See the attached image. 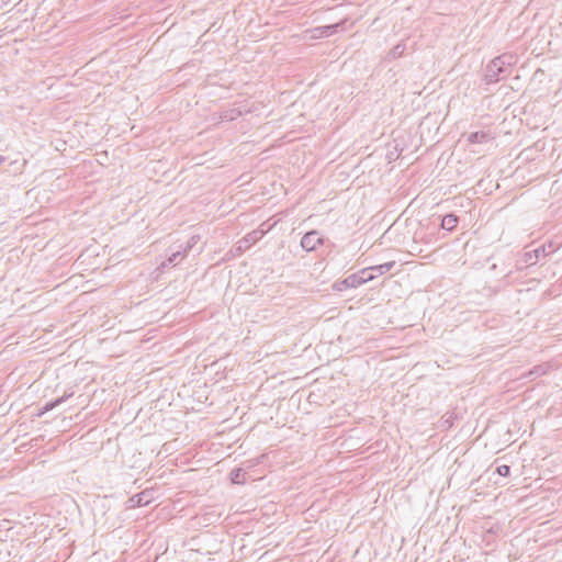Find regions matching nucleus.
<instances>
[{
    "instance_id": "f257e3e1",
    "label": "nucleus",
    "mask_w": 562,
    "mask_h": 562,
    "mask_svg": "<svg viewBox=\"0 0 562 562\" xmlns=\"http://www.w3.org/2000/svg\"><path fill=\"white\" fill-rule=\"evenodd\" d=\"M375 279V274L369 273V269H362L357 273L350 274L341 281L335 282L333 289L335 291H344L349 288H357Z\"/></svg>"
},
{
    "instance_id": "f03ea898",
    "label": "nucleus",
    "mask_w": 562,
    "mask_h": 562,
    "mask_svg": "<svg viewBox=\"0 0 562 562\" xmlns=\"http://www.w3.org/2000/svg\"><path fill=\"white\" fill-rule=\"evenodd\" d=\"M510 56H498L494 58L486 68L485 79L487 82H496L498 81V76L504 71V66L509 64L507 59H510Z\"/></svg>"
},
{
    "instance_id": "7ed1b4c3",
    "label": "nucleus",
    "mask_w": 562,
    "mask_h": 562,
    "mask_svg": "<svg viewBox=\"0 0 562 562\" xmlns=\"http://www.w3.org/2000/svg\"><path fill=\"white\" fill-rule=\"evenodd\" d=\"M322 243L323 238L321 234L317 231H311L303 236L301 246L307 251H313Z\"/></svg>"
},
{
    "instance_id": "20e7f679",
    "label": "nucleus",
    "mask_w": 562,
    "mask_h": 562,
    "mask_svg": "<svg viewBox=\"0 0 562 562\" xmlns=\"http://www.w3.org/2000/svg\"><path fill=\"white\" fill-rule=\"evenodd\" d=\"M345 22L346 21H341L340 23H335L331 25L318 26V27L308 30L307 33L311 34V36H310L311 38L327 37L331 34H334L337 31V29Z\"/></svg>"
},
{
    "instance_id": "39448f33",
    "label": "nucleus",
    "mask_w": 562,
    "mask_h": 562,
    "mask_svg": "<svg viewBox=\"0 0 562 562\" xmlns=\"http://www.w3.org/2000/svg\"><path fill=\"white\" fill-rule=\"evenodd\" d=\"M491 139V135L486 132H474L468 135V142L471 144H482Z\"/></svg>"
},
{
    "instance_id": "423d86ee",
    "label": "nucleus",
    "mask_w": 562,
    "mask_h": 562,
    "mask_svg": "<svg viewBox=\"0 0 562 562\" xmlns=\"http://www.w3.org/2000/svg\"><path fill=\"white\" fill-rule=\"evenodd\" d=\"M394 265H395L394 261H389V262H385L382 265L369 267L368 268L369 273L375 274V277L382 276V274L389 272L394 267Z\"/></svg>"
},
{
    "instance_id": "0eeeda50",
    "label": "nucleus",
    "mask_w": 562,
    "mask_h": 562,
    "mask_svg": "<svg viewBox=\"0 0 562 562\" xmlns=\"http://www.w3.org/2000/svg\"><path fill=\"white\" fill-rule=\"evenodd\" d=\"M458 223V217L453 214H448L443 216L441 221V227L446 231H452Z\"/></svg>"
},
{
    "instance_id": "6e6552de",
    "label": "nucleus",
    "mask_w": 562,
    "mask_h": 562,
    "mask_svg": "<svg viewBox=\"0 0 562 562\" xmlns=\"http://www.w3.org/2000/svg\"><path fill=\"white\" fill-rule=\"evenodd\" d=\"M186 257V251L173 252L166 261L161 262V268L165 269L169 265H176L178 260H182Z\"/></svg>"
},
{
    "instance_id": "1a4fd4ad",
    "label": "nucleus",
    "mask_w": 562,
    "mask_h": 562,
    "mask_svg": "<svg viewBox=\"0 0 562 562\" xmlns=\"http://www.w3.org/2000/svg\"><path fill=\"white\" fill-rule=\"evenodd\" d=\"M549 369H550V366L548 363L539 364L529 371L528 376H530L531 379H535L537 376L546 374L549 371Z\"/></svg>"
},
{
    "instance_id": "9d476101",
    "label": "nucleus",
    "mask_w": 562,
    "mask_h": 562,
    "mask_svg": "<svg viewBox=\"0 0 562 562\" xmlns=\"http://www.w3.org/2000/svg\"><path fill=\"white\" fill-rule=\"evenodd\" d=\"M72 395V393H69V394H66L53 402H49L47 403L45 406H44V412H48V411H52L54 409L55 407H57L58 405H60L66 398L70 397Z\"/></svg>"
},
{
    "instance_id": "9b49d317",
    "label": "nucleus",
    "mask_w": 562,
    "mask_h": 562,
    "mask_svg": "<svg viewBox=\"0 0 562 562\" xmlns=\"http://www.w3.org/2000/svg\"><path fill=\"white\" fill-rule=\"evenodd\" d=\"M262 235L263 231H254L244 238V241L248 244L256 243Z\"/></svg>"
},
{
    "instance_id": "f8f14e48",
    "label": "nucleus",
    "mask_w": 562,
    "mask_h": 562,
    "mask_svg": "<svg viewBox=\"0 0 562 562\" xmlns=\"http://www.w3.org/2000/svg\"><path fill=\"white\" fill-rule=\"evenodd\" d=\"M146 496V493H140L131 498V501L135 502V504L138 506L147 505L149 503V499Z\"/></svg>"
},
{
    "instance_id": "ddd939ff",
    "label": "nucleus",
    "mask_w": 562,
    "mask_h": 562,
    "mask_svg": "<svg viewBox=\"0 0 562 562\" xmlns=\"http://www.w3.org/2000/svg\"><path fill=\"white\" fill-rule=\"evenodd\" d=\"M404 50H405V45L404 44H397L390 52V55L392 56V58H397V57L403 55Z\"/></svg>"
},
{
    "instance_id": "4468645a",
    "label": "nucleus",
    "mask_w": 562,
    "mask_h": 562,
    "mask_svg": "<svg viewBox=\"0 0 562 562\" xmlns=\"http://www.w3.org/2000/svg\"><path fill=\"white\" fill-rule=\"evenodd\" d=\"M199 240H200L199 235L191 236L190 239L188 240V245L184 249L186 254L188 252L189 249H191L194 245H196Z\"/></svg>"
},
{
    "instance_id": "2eb2a0df",
    "label": "nucleus",
    "mask_w": 562,
    "mask_h": 562,
    "mask_svg": "<svg viewBox=\"0 0 562 562\" xmlns=\"http://www.w3.org/2000/svg\"><path fill=\"white\" fill-rule=\"evenodd\" d=\"M496 471L499 475L507 476V475H509L510 468L506 464H503V465L497 467Z\"/></svg>"
},
{
    "instance_id": "dca6fc26",
    "label": "nucleus",
    "mask_w": 562,
    "mask_h": 562,
    "mask_svg": "<svg viewBox=\"0 0 562 562\" xmlns=\"http://www.w3.org/2000/svg\"><path fill=\"white\" fill-rule=\"evenodd\" d=\"M241 470L236 469L232 472V481L234 483H240Z\"/></svg>"
},
{
    "instance_id": "f3484780",
    "label": "nucleus",
    "mask_w": 562,
    "mask_h": 562,
    "mask_svg": "<svg viewBox=\"0 0 562 562\" xmlns=\"http://www.w3.org/2000/svg\"><path fill=\"white\" fill-rule=\"evenodd\" d=\"M541 252L543 254V252H544V250H543V249H536V250H535L536 257H537V258H539V256H540V254H541Z\"/></svg>"
},
{
    "instance_id": "a211bd4d",
    "label": "nucleus",
    "mask_w": 562,
    "mask_h": 562,
    "mask_svg": "<svg viewBox=\"0 0 562 562\" xmlns=\"http://www.w3.org/2000/svg\"><path fill=\"white\" fill-rule=\"evenodd\" d=\"M239 114H240V112H236L234 115H231V116H229V120H234V119H235L237 115H239Z\"/></svg>"
},
{
    "instance_id": "6ab92c4d",
    "label": "nucleus",
    "mask_w": 562,
    "mask_h": 562,
    "mask_svg": "<svg viewBox=\"0 0 562 562\" xmlns=\"http://www.w3.org/2000/svg\"><path fill=\"white\" fill-rule=\"evenodd\" d=\"M3 160H4V158L0 156V164H1Z\"/></svg>"
}]
</instances>
